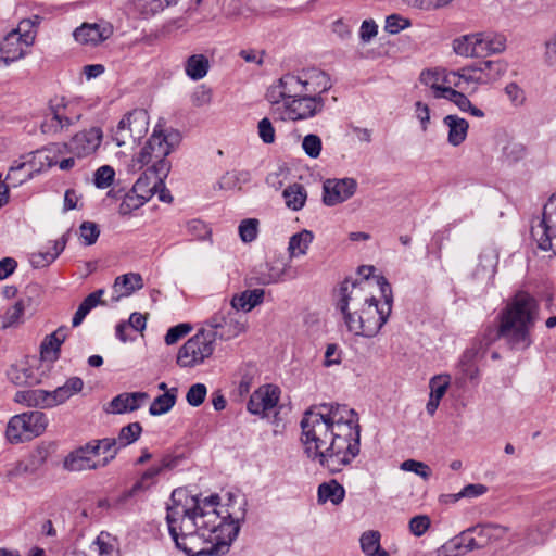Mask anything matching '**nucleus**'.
<instances>
[{
  "label": "nucleus",
  "mask_w": 556,
  "mask_h": 556,
  "mask_svg": "<svg viewBox=\"0 0 556 556\" xmlns=\"http://www.w3.org/2000/svg\"><path fill=\"white\" fill-rule=\"evenodd\" d=\"M471 533L470 528L462 531L458 535L448 540L441 547V552L444 556H459L482 548V543H478L476 538L470 536Z\"/></svg>",
  "instance_id": "nucleus-21"
},
{
  "label": "nucleus",
  "mask_w": 556,
  "mask_h": 556,
  "mask_svg": "<svg viewBox=\"0 0 556 556\" xmlns=\"http://www.w3.org/2000/svg\"><path fill=\"white\" fill-rule=\"evenodd\" d=\"M264 295L265 291L263 289L243 291L232 296L229 307L239 313L240 311L248 313L263 303Z\"/></svg>",
  "instance_id": "nucleus-29"
},
{
  "label": "nucleus",
  "mask_w": 556,
  "mask_h": 556,
  "mask_svg": "<svg viewBox=\"0 0 556 556\" xmlns=\"http://www.w3.org/2000/svg\"><path fill=\"white\" fill-rule=\"evenodd\" d=\"M149 399L146 392H124L111 400L108 413L126 414L139 409L144 401Z\"/></svg>",
  "instance_id": "nucleus-22"
},
{
  "label": "nucleus",
  "mask_w": 556,
  "mask_h": 556,
  "mask_svg": "<svg viewBox=\"0 0 556 556\" xmlns=\"http://www.w3.org/2000/svg\"><path fill=\"white\" fill-rule=\"evenodd\" d=\"M214 350L215 334L202 328L180 346L177 353V365L181 368L197 367L210 358Z\"/></svg>",
  "instance_id": "nucleus-9"
},
{
  "label": "nucleus",
  "mask_w": 556,
  "mask_h": 556,
  "mask_svg": "<svg viewBox=\"0 0 556 556\" xmlns=\"http://www.w3.org/2000/svg\"><path fill=\"white\" fill-rule=\"evenodd\" d=\"M313 240L314 233L307 229L292 235L288 243L289 256L293 258L305 255Z\"/></svg>",
  "instance_id": "nucleus-36"
},
{
  "label": "nucleus",
  "mask_w": 556,
  "mask_h": 556,
  "mask_svg": "<svg viewBox=\"0 0 556 556\" xmlns=\"http://www.w3.org/2000/svg\"><path fill=\"white\" fill-rule=\"evenodd\" d=\"M300 426L307 456L332 473L340 472L359 454L358 416L348 405H314L304 413Z\"/></svg>",
  "instance_id": "nucleus-2"
},
{
  "label": "nucleus",
  "mask_w": 556,
  "mask_h": 556,
  "mask_svg": "<svg viewBox=\"0 0 556 556\" xmlns=\"http://www.w3.org/2000/svg\"><path fill=\"white\" fill-rule=\"evenodd\" d=\"M251 180V173L245 169H233L225 173L218 180V187L223 190L240 189Z\"/></svg>",
  "instance_id": "nucleus-45"
},
{
  "label": "nucleus",
  "mask_w": 556,
  "mask_h": 556,
  "mask_svg": "<svg viewBox=\"0 0 556 556\" xmlns=\"http://www.w3.org/2000/svg\"><path fill=\"white\" fill-rule=\"evenodd\" d=\"M324 98H312L306 96H299L286 102V110L289 118L292 121H301L311 118L324 109Z\"/></svg>",
  "instance_id": "nucleus-16"
},
{
  "label": "nucleus",
  "mask_w": 556,
  "mask_h": 556,
  "mask_svg": "<svg viewBox=\"0 0 556 556\" xmlns=\"http://www.w3.org/2000/svg\"><path fill=\"white\" fill-rule=\"evenodd\" d=\"M445 93L446 97H444L443 99L452 101L460 111L467 112L468 109L471 108V101L463 92H459L451 88L450 90H445Z\"/></svg>",
  "instance_id": "nucleus-64"
},
{
  "label": "nucleus",
  "mask_w": 556,
  "mask_h": 556,
  "mask_svg": "<svg viewBox=\"0 0 556 556\" xmlns=\"http://www.w3.org/2000/svg\"><path fill=\"white\" fill-rule=\"evenodd\" d=\"M84 381L79 377H71L66 382L53 391H48V408L65 403L73 395L83 390Z\"/></svg>",
  "instance_id": "nucleus-25"
},
{
  "label": "nucleus",
  "mask_w": 556,
  "mask_h": 556,
  "mask_svg": "<svg viewBox=\"0 0 556 556\" xmlns=\"http://www.w3.org/2000/svg\"><path fill=\"white\" fill-rule=\"evenodd\" d=\"M478 49L481 50V58L490 54L501 53L506 48V38L501 34L477 33Z\"/></svg>",
  "instance_id": "nucleus-31"
},
{
  "label": "nucleus",
  "mask_w": 556,
  "mask_h": 556,
  "mask_svg": "<svg viewBox=\"0 0 556 556\" xmlns=\"http://www.w3.org/2000/svg\"><path fill=\"white\" fill-rule=\"evenodd\" d=\"M218 495L200 500L185 489H175L167 506L168 531L177 548L189 556L225 555L247 516V501L229 494L218 505Z\"/></svg>",
  "instance_id": "nucleus-1"
},
{
  "label": "nucleus",
  "mask_w": 556,
  "mask_h": 556,
  "mask_svg": "<svg viewBox=\"0 0 556 556\" xmlns=\"http://www.w3.org/2000/svg\"><path fill=\"white\" fill-rule=\"evenodd\" d=\"M48 427L47 416L39 410L14 415L10 418L5 438L12 444H17L41 435Z\"/></svg>",
  "instance_id": "nucleus-8"
},
{
  "label": "nucleus",
  "mask_w": 556,
  "mask_h": 556,
  "mask_svg": "<svg viewBox=\"0 0 556 556\" xmlns=\"http://www.w3.org/2000/svg\"><path fill=\"white\" fill-rule=\"evenodd\" d=\"M179 141V132L175 130L154 129L138 156L131 161L132 170L150 166L149 169L155 174L159 182L162 184V178H165L170 169L167 156L174 151Z\"/></svg>",
  "instance_id": "nucleus-5"
},
{
  "label": "nucleus",
  "mask_w": 556,
  "mask_h": 556,
  "mask_svg": "<svg viewBox=\"0 0 556 556\" xmlns=\"http://www.w3.org/2000/svg\"><path fill=\"white\" fill-rule=\"evenodd\" d=\"M260 222L256 218L243 219L239 227L240 239L244 243L253 242L257 238Z\"/></svg>",
  "instance_id": "nucleus-52"
},
{
  "label": "nucleus",
  "mask_w": 556,
  "mask_h": 556,
  "mask_svg": "<svg viewBox=\"0 0 556 556\" xmlns=\"http://www.w3.org/2000/svg\"><path fill=\"white\" fill-rule=\"evenodd\" d=\"M170 466H172V460L168 459V458H164L162 460L161 465H153V466H151L149 469H147L142 473L140 480H138L131 486V489L127 490L126 492H124L122 494V496L119 497V502H125L128 498H130L134 495H136L139 491H143V490L148 489L151 484L154 483L155 477L157 475H160L164 468H167V467H170Z\"/></svg>",
  "instance_id": "nucleus-26"
},
{
  "label": "nucleus",
  "mask_w": 556,
  "mask_h": 556,
  "mask_svg": "<svg viewBox=\"0 0 556 556\" xmlns=\"http://www.w3.org/2000/svg\"><path fill=\"white\" fill-rule=\"evenodd\" d=\"M479 354V349L476 346L467 349L459 361V366L462 368L463 374L473 380L479 376V369L476 366V358Z\"/></svg>",
  "instance_id": "nucleus-47"
},
{
  "label": "nucleus",
  "mask_w": 556,
  "mask_h": 556,
  "mask_svg": "<svg viewBox=\"0 0 556 556\" xmlns=\"http://www.w3.org/2000/svg\"><path fill=\"white\" fill-rule=\"evenodd\" d=\"M143 287L142 277L140 274L129 273L118 276L115 279L113 289L115 295L112 298L113 301H118L123 296H128L136 290H140Z\"/></svg>",
  "instance_id": "nucleus-30"
},
{
  "label": "nucleus",
  "mask_w": 556,
  "mask_h": 556,
  "mask_svg": "<svg viewBox=\"0 0 556 556\" xmlns=\"http://www.w3.org/2000/svg\"><path fill=\"white\" fill-rule=\"evenodd\" d=\"M531 236L541 250L556 254V192L544 205L542 218L531 227Z\"/></svg>",
  "instance_id": "nucleus-12"
},
{
  "label": "nucleus",
  "mask_w": 556,
  "mask_h": 556,
  "mask_svg": "<svg viewBox=\"0 0 556 556\" xmlns=\"http://www.w3.org/2000/svg\"><path fill=\"white\" fill-rule=\"evenodd\" d=\"M375 280L383 302L366 292V282L350 283L346 279L340 286L338 308L349 331L356 336L375 337L392 312L393 295L390 283L383 276H376Z\"/></svg>",
  "instance_id": "nucleus-3"
},
{
  "label": "nucleus",
  "mask_w": 556,
  "mask_h": 556,
  "mask_svg": "<svg viewBox=\"0 0 556 556\" xmlns=\"http://www.w3.org/2000/svg\"><path fill=\"white\" fill-rule=\"evenodd\" d=\"M443 124L448 128L447 142L453 147L460 146L467 138L469 124L458 115H446Z\"/></svg>",
  "instance_id": "nucleus-28"
},
{
  "label": "nucleus",
  "mask_w": 556,
  "mask_h": 556,
  "mask_svg": "<svg viewBox=\"0 0 556 556\" xmlns=\"http://www.w3.org/2000/svg\"><path fill=\"white\" fill-rule=\"evenodd\" d=\"M207 394V388L204 383L198 382L192 384L186 394V401L190 406H200Z\"/></svg>",
  "instance_id": "nucleus-55"
},
{
  "label": "nucleus",
  "mask_w": 556,
  "mask_h": 556,
  "mask_svg": "<svg viewBox=\"0 0 556 556\" xmlns=\"http://www.w3.org/2000/svg\"><path fill=\"white\" fill-rule=\"evenodd\" d=\"M27 162L29 163V166L33 168L34 173H39L45 168H50L58 163L55 156L51 155L49 149L36 151L33 153L31 160Z\"/></svg>",
  "instance_id": "nucleus-49"
},
{
  "label": "nucleus",
  "mask_w": 556,
  "mask_h": 556,
  "mask_svg": "<svg viewBox=\"0 0 556 556\" xmlns=\"http://www.w3.org/2000/svg\"><path fill=\"white\" fill-rule=\"evenodd\" d=\"M94 545L97 546V551L100 556H113L115 546L112 543L111 535L106 532H101L96 541Z\"/></svg>",
  "instance_id": "nucleus-62"
},
{
  "label": "nucleus",
  "mask_w": 556,
  "mask_h": 556,
  "mask_svg": "<svg viewBox=\"0 0 556 556\" xmlns=\"http://www.w3.org/2000/svg\"><path fill=\"white\" fill-rule=\"evenodd\" d=\"M25 313V303L23 300L17 301L14 305L9 307L1 317L2 328H13L23 323Z\"/></svg>",
  "instance_id": "nucleus-48"
},
{
  "label": "nucleus",
  "mask_w": 556,
  "mask_h": 556,
  "mask_svg": "<svg viewBox=\"0 0 556 556\" xmlns=\"http://www.w3.org/2000/svg\"><path fill=\"white\" fill-rule=\"evenodd\" d=\"M138 187L132 189L125 194L122 203L119 204L118 212L121 215H128L131 212L140 208L150 199V191L147 193H138Z\"/></svg>",
  "instance_id": "nucleus-44"
},
{
  "label": "nucleus",
  "mask_w": 556,
  "mask_h": 556,
  "mask_svg": "<svg viewBox=\"0 0 556 556\" xmlns=\"http://www.w3.org/2000/svg\"><path fill=\"white\" fill-rule=\"evenodd\" d=\"M33 175H34V170L29 166L28 162L15 161L13 163V165L10 167L3 182L9 188H11V187L16 188V187L21 186L22 184H24L25 181L33 178Z\"/></svg>",
  "instance_id": "nucleus-35"
},
{
  "label": "nucleus",
  "mask_w": 556,
  "mask_h": 556,
  "mask_svg": "<svg viewBox=\"0 0 556 556\" xmlns=\"http://www.w3.org/2000/svg\"><path fill=\"white\" fill-rule=\"evenodd\" d=\"M48 391L42 389L22 390L14 395V401L27 407L48 408L47 403Z\"/></svg>",
  "instance_id": "nucleus-38"
},
{
  "label": "nucleus",
  "mask_w": 556,
  "mask_h": 556,
  "mask_svg": "<svg viewBox=\"0 0 556 556\" xmlns=\"http://www.w3.org/2000/svg\"><path fill=\"white\" fill-rule=\"evenodd\" d=\"M400 468L404 471L414 472L421 477L424 480H428L431 476L430 467L427 464L415 459L404 460L400 465Z\"/></svg>",
  "instance_id": "nucleus-57"
},
{
  "label": "nucleus",
  "mask_w": 556,
  "mask_h": 556,
  "mask_svg": "<svg viewBox=\"0 0 556 556\" xmlns=\"http://www.w3.org/2000/svg\"><path fill=\"white\" fill-rule=\"evenodd\" d=\"M419 80L432 90L433 97L437 99L446 97L445 90H450L452 86L459 88L460 85L458 71H446L442 68L422 71Z\"/></svg>",
  "instance_id": "nucleus-13"
},
{
  "label": "nucleus",
  "mask_w": 556,
  "mask_h": 556,
  "mask_svg": "<svg viewBox=\"0 0 556 556\" xmlns=\"http://www.w3.org/2000/svg\"><path fill=\"white\" fill-rule=\"evenodd\" d=\"M477 33L460 36L453 40V50L456 54L466 58H481L478 49Z\"/></svg>",
  "instance_id": "nucleus-37"
},
{
  "label": "nucleus",
  "mask_w": 556,
  "mask_h": 556,
  "mask_svg": "<svg viewBox=\"0 0 556 556\" xmlns=\"http://www.w3.org/2000/svg\"><path fill=\"white\" fill-rule=\"evenodd\" d=\"M356 189L354 178L327 179L323 186V202L327 206H334L352 198Z\"/></svg>",
  "instance_id": "nucleus-15"
},
{
  "label": "nucleus",
  "mask_w": 556,
  "mask_h": 556,
  "mask_svg": "<svg viewBox=\"0 0 556 556\" xmlns=\"http://www.w3.org/2000/svg\"><path fill=\"white\" fill-rule=\"evenodd\" d=\"M188 235L195 240H205L211 236V228L201 219L194 218L186 223Z\"/></svg>",
  "instance_id": "nucleus-54"
},
{
  "label": "nucleus",
  "mask_w": 556,
  "mask_h": 556,
  "mask_svg": "<svg viewBox=\"0 0 556 556\" xmlns=\"http://www.w3.org/2000/svg\"><path fill=\"white\" fill-rule=\"evenodd\" d=\"M114 177V169L109 165H103L96 170L93 182L97 188L105 189L113 184Z\"/></svg>",
  "instance_id": "nucleus-56"
},
{
  "label": "nucleus",
  "mask_w": 556,
  "mask_h": 556,
  "mask_svg": "<svg viewBox=\"0 0 556 556\" xmlns=\"http://www.w3.org/2000/svg\"><path fill=\"white\" fill-rule=\"evenodd\" d=\"M450 387V376L448 375H438L430 379L429 388L431 397H435V400H442L445 395L447 389Z\"/></svg>",
  "instance_id": "nucleus-53"
},
{
  "label": "nucleus",
  "mask_w": 556,
  "mask_h": 556,
  "mask_svg": "<svg viewBox=\"0 0 556 556\" xmlns=\"http://www.w3.org/2000/svg\"><path fill=\"white\" fill-rule=\"evenodd\" d=\"M318 503L324 504L330 501L332 504H340L345 496L344 488L336 480L324 482L318 486Z\"/></svg>",
  "instance_id": "nucleus-41"
},
{
  "label": "nucleus",
  "mask_w": 556,
  "mask_h": 556,
  "mask_svg": "<svg viewBox=\"0 0 556 556\" xmlns=\"http://www.w3.org/2000/svg\"><path fill=\"white\" fill-rule=\"evenodd\" d=\"M149 116L144 110H134L119 121L113 132V141L118 146L139 142L148 132Z\"/></svg>",
  "instance_id": "nucleus-10"
},
{
  "label": "nucleus",
  "mask_w": 556,
  "mask_h": 556,
  "mask_svg": "<svg viewBox=\"0 0 556 556\" xmlns=\"http://www.w3.org/2000/svg\"><path fill=\"white\" fill-rule=\"evenodd\" d=\"M191 330L192 327L190 324H178L167 330V333L165 334V343L167 345L175 344L182 337L187 336Z\"/></svg>",
  "instance_id": "nucleus-60"
},
{
  "label": "nucleus",
  "mask_w": 556,
  "mask_h": 556,
  "mask_svg": "<svg viewBox=\"0 0 556 556\" xmlns=\"http://www.w3.org/2000/svg\"><path fill=\"white\" fill-rule=\"evenodd\" d=\"M142 432V427L139 422H131L119 430L118 437L116 438L118 441L119 447H125L134 442H136Z\"/></svg>",
  "instance_id": "nucleus-51"
},
{
  "label": "nucleus",
  "mask_w": 556,
  "mask_h": 556,
  "mask_svg": "<svg viewBox=\"0 0 556 556\" xmlns=\"http://www.w3.org/2000/svg\"><path fill=\"white\" fill-rule=\"evenodd\" d=\"M301 96V74H286L276 85H273L267 91V99L271 103H279L292 100Z\"/></svg>",
  "instance_id": "nucleus-19"
},
{
  "label": "nucleus",
  "mask_w": 556,
  "mask_h": 556,
  "mask_svg": "<svg viewBox=\"0 0 556 556\" xmlns=\"http://www.w3.org/2000/svg\"><path fill=\"white\" fill-rule=\"evenodd\" d=\"M321 148V139L317 135L309 134L303 138L302 149L307 156L317 159L320 155Z\"/></svg>",
  "instance_id": "nucleus-58"
},
{
  "label": "nucleus",
  "mask_w": 556,
  "mask_h": 556,
  "mask_svg": "<svg viewBox=\"0 0 556 556\" xmlns=\"http://www.w3.org/2000/svg\"><path fill=\"white\" fill-rule=\"evenodd\" d=\"M286 206L292 211H300L307 200V191L301 184L289 185L282 192Z\"/></svg>",
  "instance_id": "nucleus-39"
},
{
  "label": "nucleus",
  "mask_w": 556,
  "mask_h": 556,
  "mask_svg": "<svg viewBox=\"0 0 556 556\" xmlns=\"http://www.w3.org/2000/svg\"><path fill=\"white\" fill-rule=\"evenodd\" d=\"M301 79H305V83H308L318 94H324L331 88V81L328 74L318 68H308L302 71Z\"/></svg>",
  "instance_id": "nucleus-40"
},
{
  "label": "nucleus",
  "mask_w": 556,
  "mask_h": 556,
  "mask_svg": "<svg viewBox=\"0 0 556 556\" xmlns=\"http://www.w3.org/2000/svg\"><path fill=\"white\" fill-rule=\"evenodd\" d=\"M131 2L144 14H155L165 8L176 4L177 0H131Z\"/></svg>",
  "instance_id": "nucleus-50"
},
{
  "label": "nucleus",
  "mask_w": 556,
  "mask_h": 556,
  "mask_svg": "<svg viewBox=\"0 0 556 556\" xmlns=\"http://www.w3.org/2000/svg\"><path fill=\"white\" fill-rule=\"evenodd\" d=\"M506 72L502 61H479L458 70L459 89L476 92L480 86L492 85Z\"/></svg>",
  "instance_id": "nucleus-6"
},
{
  "label": "nucleus",
  "mask_w": 556,
  "mask_h": 556,
  "mask_svg": "<svg viewBox=\"0 0 556 556\" xmlns=\"http://www.w3.org/2000/svg\"><path fill=\"white\" fill-rule=\"evenodd\" d=\"M36 31L29 20L20 22L18 26L8 33L0 42V65L5 66L24 58L34 45Z\"/></svg>",
  "instance_id": "nucleus-7"
},
{
  "label": "nucleus",
  "mask_w": 556,
  "mask_h": 556,
  "mask_svg": "<svg viewBox=\"0 0 556 556\" xmlns=\"http://www.w3.org/2000/svg\"><path fill=\"white\" fill-rule=\"evenodd\" d=\"M54 451L55 444L53 442H41L30 452L26 463L17 465V471L21 473H34L46 464Z\"/></svg>",
  "instance_id": "nucleus-23"
},
{
  "label": "nucleus",
  "mask_w": 556,
  "mask_h": 556,
  "mask_svg": "<svg viewBox=\"0 0 556 556\" xmlns=\"http://www.w3.org/2000/svg\"><path fill=\"white\" fill-rule=\"evenodd\" d=\"M410 25L409 21L397 15L392 14L386 18L384 30L389 34H397Z\"/></svg>",
  "instance_id": "nucleus-63"
},
{
  "label": "nucleus",
  "mask_w": 556,
  "mask_h": 556,
  "mask_svg": "<svg viewBox=\"0 0 556 556\" xmlns=\"http://www.w3.org/2000/svg\"><path fill=\"white\" fill-rule=\"evenodd\" d=\"M210 68L208 59L203 54L189 56L185 64V71L192 80H200L206 76Z\"/></svg>",
  "instance_id": "nucleus-43"
},
{
  "label": "nucleus",
  "mask_w": 556,
  "mask_h": 556,
  "mask_svg": "<svg viewBox=\"0 0 556 556\" xmlns=\"http://www.w3.org/2000/svg\"><path fill=\"white\" fill-rule=\"evenodd\" d=\"M206 331L215 334V340H230L245 330L244 315L230 307H223L206 320Z\"/></svg>",
  "instance_id": "nucleus-11"
},
{
  "label": "nucleus",
  "mask_w": 556,
  "mask_h": 556,
  "mask_svg": "<svg viewBox=\"0 0 556 556\" xmlns=\"http://www.w3.org/2000/svg\"><path fill=\"white\" fill-rule=\"evenodd\" d=\"M505 94L508 97L510 103L518 108L523 105L526 101V93L523 89L516 83H509L506 85Z\"/></svg>",
  "instance_id": "nucleus-61"
},
{
  "label": "nucleus",
  "mask_w": 556,
  "mask_h": 556,
  "mask_svg": "<svg viewBox=\"0 0 556 556\" xmlns=\"http://www.w3.org/2000/svg\"><path fill=\"white\" fill-rule=\"evenodd\" d=\"M102 130L99 127H91L88 130L77 132L68 144L71 153L77 157H85L94 153L102 141Z\"/></svg>",
  "instance_id": "nucleus-20"
},
{
  "label": "nucleus",
  "mask_w": 556,
  "mask_h": 556,
  "mask_svg": "<svg viewBox=\"0 0 556 556\" xmlns=\"http://www.w3.org/2000/svg\"><path fill=\"white\" fill-rule=\"evenodd\" d=\"M113 34V26L105 21L84 23L77 27L73 36L81 45L98 46L109 39Z\"/></svg>",
  "instance_id": "nucleus-18"
},
{
  "label": "nucleus",
  "mask_w": 556,
  "mask_h": 556,
  "mask_svg": "<svg viewBox=\"0 0 556 556\" xmlns=\"http://www.w3.org/2000/svg\"><path fill=\"white\" fill-rule=\"evenodd\" d=\"M68 331L70 329L66 326H62L45 338L40 345L43 358L50 361H56L59 358L61 345L65 341Z\"/></svg>",
  "instance_id": "nucleus-27"
},
{
  "label": "nucleus",
  "mask_w": 556,
  "mask_h": 556,
  "mask_svg": "<svg viewBox=\"0 0 556 556\" xmlns=\"http://www.w3.org/2000/svg\"><path fill=\"white\" fill-rule=\"evenodd\" d=\"M98 463L93 462L80 447L71 452L63 460V468L67 471H84L97 469Z\"/></svg>",
  "instance_id": "nucleus-32"
},
{
  "label": "nucleus",
  "mask_w": 556,
  "mask_h": 556,
  "mask_svg": "<svg viewBox=\"0 0 556 556\" xmlns=\"http://www.w3.org/2000/svg\"><path fill=\"white\" fill-rule=\"evenodd\" d=\"M540 318L536 299L526 291L517 292L498 316L497 337L514 349L531 345V329Z\"/></svg>",
  "instance_id": "nucleus-4"
},
{
  "label": "nucleus",
  "mask_w": 556,
  "mask_h": 556,
  "mask_svg": "<svg viewBox=\"0 0 556 556\" xmlns=\"http://www.w3.org/2000/svg\"><path fill=\"white\" fill-rule=\"evenodd\" d=\"M80 238L85 245H91L97 242L100 236V229L93 222H84L79 227Z\"/></svg>",
  "instance_id": "nucleus-59"
},
{
  "label": "nucleus",
  "mask_w": 556,
  "mask_h": 556,
  "mask_svg": "<svg viewBox=\"0 0 556 556\" xmlns=\"http://www.w3.org/2000/svg\"><path fill=\"white\" fill-rule=\"evenodd\" d=\"M470 530L477 534L478 543H482V548L494 541L502 540L507 533V528L496 523L477 525L470 527Z\"/></svg>",
  "instance_id": "nucleus-33"
},
{
  "label": "nucleus",
  "mask_w": 556,
  "mask_h": 556,
  "mask_svg": "<svg viewBox=\"0 0 556 556\" xmlns=\"http://www.w3.org/2000/svg\"><path fill=\"white\" fill-rule=\"evenodd\" d=\"M51 118H46L41 124V129L46 134H56L68 129L80 119V115H65L66 100L64 98L52 99L49 103Z\"/></svg>",
  "instance_id": "nucleus-14"
},
{
  "label": "nucleus",
  "mask_w": 556,
  "mask_h": 556,
  "mask_svg": "<svg viewBox=\"0 0 556 556\" xmlns=\"http://www.w3.org/2000/svg\"><path fill=\"white\" fill-rule=\"evenodd\" d=\"M290 266L286 263L275 261L262 264L256 270V281L260 285H271L283 281Z\"/></svg>",
  "instance_id": "nucleus-24"
},
{
  "label": "nucleus",
  "mask_w": 556,
  "mask_h": 556,
  "mask_svg": "<svg viewBox=\"0 0 556 556\" xmlns=\"http://www.w3.org/2000/svg\"><path fill=\"white\" fill-rule=\"evenodd\" d=\"M280 390L273 384H265L255 390L248 402V410L253 415H266L279 402Z\"/></svg>",
  "instance_id": "nucleus-17"
},
{
  "label": "nucleus",
  "mask_w": 556,
  "mask_h": 556,
  "mask_svg": "<svg viewBox=\"0 0 556 556\" xmlns=\"http://www.w3.org/2000/svg\"><path fill=\"white\" fill-rule=\"evenodd\" d=\"M380 538L379 531H365L359 539L362 552L367 556H389L388 552L381 548Z\"/></svg>",
  "instance_id": "nucleus-42"
},
{
  "label": "nucleus",
  "mask_w": 556,
  "mask_h": 556,
  "mask_svg": "<svg viewBox=\"0 0 556 556\" xmlns=\"http://www.w3.org/2000/svg\"><path fill=\"white\" fill-rule=\"evenodd\" d=\"M68 233L63 235L53 242L52 249L47 252H35L30 255V263L35 268H40L51 264L64 250Z\"/></svg>",
  "instance_id": "nucleus-34"
},
{
  "label": "nucleus",
  "mask_w": 556,
  "mask_h": 556,
  "mask_svg": "<svg viewBox=\"0 0 556 556\" xmlns=\"http://www.w3.org/2000/svg\"><path fill=\"white\" fill-rule=\"evenodd\" d=\"M177 399V388H172L169 391L156 396L150 405L149 413L152 416H160L166 414L175 405Z\"/></svg>",
  "instance_id": "nucleus-46"
}]
</instances>
